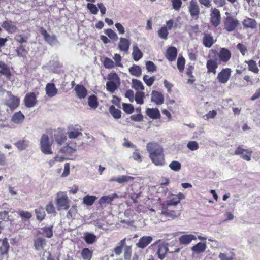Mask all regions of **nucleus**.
Here are the masks:
<instances>
[{"label":"nucleus","instance_id":"obj_1","mask_svg":"<svg viewBox=\"0 0 260 260\" xmlns=\"http://www.w3.org/2000/svg\"><path fill=\"white\" fill-rule=\"evenodd\" d=\"M231 57L232 53L228 48H221L219 52L216 49H210L206 62L207 72L215 74L218 65L221 62H228Z\"/></svg>","mask_w":260,"mask_h":260},{"label":"nucleus","instance_id":"obj_2","mask_svg":"<svg viewBox=\"0 0 260 260\" xmlns=\"http://www.w3.org/2000/svg\"><path fill=\"white\" fill-rule=\"evenodd\" d=\"M147 150L152 162L156 166L165 164V154L162 147L156 142H150L147 145Z\"/></svg>","mask_w":260,"mask_h":260},{"label":"nucleus","instance_id":"obj_3","mask_svg":"<svg viewBox=\"0 0 260 260\" xmlns=\"http://www.w3.org/2000/svg\"><path fill=\"white\" fill-rule=\"evenodd\" d=\"M108 81L106 83L107 90L113 93L120 85V79L115 72H112L108 75Z\"/></svg>","mask_w":260,"mask_h":260},{"label":"nucleus","instance_id":"obj_4","mask_svg":"<svg viewBox=\"0 0 260 260\" xmlns=\"http://www.w3.org/2000/svg\"><path fill=\"white\" fill-rule=\"evenodd\" d=\"M70 200L65 192H60L57 194L56 205L58 211L67 210L70 207Z\"/></svg>","mask_w":260,"mask_h":260},{"label":"nucleus","instance_id":"obj_5","mask_svg":"<svg viewBox=\"0 0 260 260\" xmlns=\"http://www.w3.org/2000/svg\"><path fill=\"white\" fill-rule=\"evenodd\" d=\"M6 93L8 98L4 101V104L9 107L11 111H13L19 106L20 99L13 95L11 91H7Z\"/></svg>","mask_w":260,"mask_h":260},{"label":"nucleus","instance_id":"obj_6","mask_svg":"<svg viewBox=\"0 0 260 260\" xmlns=\"http://www.w3.org/2000/svg\"><path fill=\"white\" fill-rule=\"evenodd\" d=\"M149 248L153 249H156V254L160 260L165 258L169 250L168 245L165 242L158 243V242H156L151 244Z\"/></svg>","mask_w":260,"mask_h":260},{"label":"nucleus","instance_id":"obj_7","mask_svg":"<svg viewBox=\"0 0 260 260\" xmlns=\"http://www.w3.org/2000/svg\"><path fill=\"white\" fill-rule=\"evenodd\" d=\"M223 29L227 32L234 31L239 25V21L236 18L232 16H228L224 18Z\"/></svg>","mask_w":260,"mask_h":260},{"label":"nucleus","instance_id":"obj_8","mask_svg":"<svg viewBox=\"0 0 260 260\" xmlns=\"http://www.w3.org/2000/svg\"><path fill=\"white\" fill-rule=\"evenodd\" d=\"M52 144L53 141L50 140L47 135H42L40 140V149L44 154H52L53 153L51 149Z\"/></svg>","mask_w":260,"mask_h":260},{"label":"nucleus","instance_id":"obj_9","mask_svg":"<svg viewBox=\"0 0 260 260\" xmlns=\"http://www.w3.org/2000/svg\"><path fill=\"white\" fill-rule=\"evenodd\" d=\"M188 12L192 19L197 20L199 19L200 9L196 0H191L188 7Z\"/></svg>","mask_w":260,"mask_h":260},{"label":"nucleus","instance_id":"obj_10","mask_svg":"<svg viewBox=\"0 0 260 260\" xmlns=\"http://www.w3.org/2000/svg\"><path fill=\"white\" fill-rule=\"evenodd\" d=\"M252 151L250 149H245L241 146H238L234 152V155H240L243 159L249 161L251 160Z\"/></svg>","mask_w":260,"mask_h":260},{"label":"nucleus","instance_id":"obj_11","mask_svg":"<svg viewBox=\"0 0 260 260\" xmlns=\"http://www.w3.org/2000/svg\"><path fill=\"white\" fill-rule=\"evenodd\" d=\"M210 22L212 26L217 27L221 21V14L220 11L217 8H212L210 14Z\"/></svg>","mask_w":260,"mask_h":260},{"label":"nucleus","instance_id":"obj_12","mask_svg":"<svg viewBox=\"0 0 260 260\" xmlns=\"http://www.w3.org/2000/svg\"><path fill=\"white\" fill-rule=\"evenodd\" d=\"M231 72L230 68L223 69L217 75V78L218 81L221 83H226L230 79Z\"/></svg>","mask_w":260,"mask_h":260},{"label":"nucleus","instance_id":"obj_13","mask_svg":"<svg viewBox=\"0 0 260 260\" xmlns=\"http://www.w3.org/2000/svg\"><path fill=\"white\" fill-rule=\"evenodd\" d=\"M37 102L36 95L34 92H29L27 93L24 99V103L27 108L34 107L37 104Z\"/></svg>","mask_w":260,"mask_h":260},{"label":"nucleus","instance_id":"obj_14","mask_svg":"<svg viewBox=\"0 0 260 260\" xmlns=\"http://www.w3.org/2000/svg\"><path fill=\"white\" fill-rule=\"evenodd\" d=\"M184 198L185 196L181 192H179L178 194H171L169 199L166 201V205L167 207L175 206L180 202L181 200Z\"/></svg>","mask_w":260,"mask_h":260},{"label":"nucleus","instance_id":"obj_15","mask_svg":"<svg viewBox=\"0 0 260 260\" xmlns=\"http://www.w3.org/2000/svg\"><path fill=\"white\" fill-rule=\"evenodd\" d=\"M0 75L4 76L8 80H10L12 76L9 66L3 61H0Z\"/></svg>","mask_w":260,"mask_h":260},{"label":"nucleus","instance_id":"obj_16","mask_svg":"<svg viewBox=\"0 0 260 260\" xmlns=\"http://www.w3.org/2000/svg\"><path fill=\"white\" fill-rule=\"evenodd\" d=\"M46 245V241L42 237H38L34 239L35 249L38 251H42Z\"/></svg>","mask_w":260,"mask_h":260},{"label":"nucleus","instance_id":"obj_17","mask_svg":"<svg viewBox=\"0 0 260 260\" xmlns=\"http://www.w3.org/2000/svg\"><path fill=\"white\" fill-rule=\"evenodd\" d=\"M2 27L4 28L9 34H13L17 30V27L11 20H6L3 22Z\"/></svg>","mask_w":260,"mask_h":260},{"label":"nucleus","instance_id":"obj_18","mask_svg":"<svg viewBox=\"0 0 260 260\" xmlns=\"http://www.w3.org/2000/svg\"><path fill=\"white\" fill-rule=\"evenodd\" d=\"M151 101L156 105H161L164 102V96L163 94L155 90H153L151 93Z\"/></svg>","mask_w":260,"mask_h":260},{"label":"nucleus","instance_id":"obj_19","mask_svg":"<svg viewBox=\"0 0 260 260\" xmlns=\"http://www.w3.org/2000/svg\"><path fill=\"white\" fill-rule=\"evenodd\" d=\"M197 237L193 234H185L181 236L179 238V243L182 245H187L189 244L192 240H196Z\"/></svg>","mask_w":260,"mask_h":260},{"label":"nucleus","instance_id":"obj_20","mask_svg":"<svg viewBox=\"0 0 260 260\" xmlns=\"http://www.w3.org/2000/svg\"><path fill=\"white\" fill-rule=\"evenodd\" d=\"M146 114L152 119H158L161 117L160 111L156 108H147L146 109Z\"/></svg>","mask_w":260,"mask_h":260},{"label":"nucleus","instance_id":"obj_21","mask_svg":"<svg viewBox=\"0 0 260 260\" xmlns=\"http://www.w3.org/2000/svg\"><path fill=\"white\" fill-rule=\"evenodd\" d=\"M153 239L151 236H143L136 244L138 247L140 248H144L146 247L152 241Z\"/></svg>","mask_w":260,"mask_h":260},{"label":"nucleus","instance_id":"obj_22","mask_svg":"<svg viewBox=\"0 0 260 260\" xmlns=\"http://www.w3.org/2000/svg\"><path fill=\"white\" fill-rule=\"evenodd\" d=\"M46 94L49 97H53L57 94L58 90L55 84L52 83H47L45 88Z\"/></svg>","mask_w":260,"mask_h":260},{"label":"nucleus","instance_id":"obj_23","mask_svg":"<svg viewBox=\"0 0 260 260\" xmlns=\"http://www.w3.org/2000/svg\"><path fill=\"white\" fill-rule=\"evenodd\" d=\"M177 55V50L175 47H169L166 51V56L168 60L170 61L176 59Z\"/></svg>","mask_w":260,"mask_h":260},{"label":"nucleus","instance_id":"obj_24","mask_svg":"<svg viewBox=\"0 0 260 260\" xmlns=\"http://www.w3.org/2000/svg\"><path fill=\"white\" fill-rule=\"evenodd\" d=\"M130 45L131 42L128 39L122 37L120 38V41L118 43V47L121 51L127 52Z\"/></svg>","mask_w":260,"mask_h":260},{"label":"nucleus","instance_id":"obj_25","mask_svg":"<svg viewBox=\"0 0 260 260\" xmlns=\"http://www.w3.org/2000/svg\"><path fill=\"white\" fill-rule=\"evenodd\" d=\"M74 90L77 96L80 99H84L87 95V90L83 85L77 84Z\"/></svg>","mask_w":260,"mask_h":260},{"label":"nucleus","instance_id":"obj_26","mask_svg":"<svg viewBox=\"0 0 260 260\" xmlns=\"http://www.w3.org/2000/svg\"><path fill=\"white\" fill-rule=\"evenodd\" d=\"M40 32L41 34L43 36L45 41L48 43L52 44L55 42L56 40L55 36H50L44 28L41 27L40 29Z\"/></svg>","mask_w":260,"mask_h":260},{"label":"nucleus","instance_id":"obj_27","mask_svg":"<svg viewBox=\"0 0 260 260\" xmlns=\"http://www.w3.org/2000/svg\"><path fill=\"white\" fill-rule=\"evenodd\" d=\"M0 254L2 255H7L10 248V245L7 238L3 239H0Z\"/></svg>","mask_w":260,"mask_h":260},{"label":"nucleus","instance_id":"obj_28","mask_svg":"<svg viewBox=\"0 0 260 260\" xmlns=\"http://www.w3.org/2000/svg\"><path fill=\"white\" fill-rule=\"evenodd\" d=\"M207 248L206 241L204 243L199 242L191 248V250L196 254H200L205 252Z\"/></svg>","mask_w":260,"mask_h":260},{"label":"nucleus","instance_id":"obj_29","mask_svg":"<svg viewBox=\"0 0 260 260\" xmlns=\"http://www.w3.org/2000/svg\"><path fill=\"white\" fill-rule=\"evenodd\" d=\"M242 24L245 28L255 29L257 27V23L254 19L247 17L242 21Z\"/></svg>","mask_w":260,"mask_h":260},{"label":"nucleus","instance_id":"obj_30","mask_svg":"<svg viewBox=\"0 0 260 260\" xmlns=\"http://www.w3.org/2000/svg\"><path fill=\"white\" fill-rule=\"evenodd\" d=\"M214 43L213 37L211 34H204L203 37V44L205 47L210 48Z\"/></svg>","mask_w":260,"mask_h":260},{"label":"nucleus","instance_id":"obj_31","mask_svg":"<svg viewBox=\"0 0 260 260\" xmlns=\"http://www.w3.org/2000/svg\"><path fill=\"white\" fill-rule=\"evenodd\" d=\"M161 214L164 215L167 218H168L169 219H174L180 216V214L179 212L169 210L168 208H164L162 210Z\"/></svg>","mask_w":260,"mask_h":260},{"label":"nucleus","instance_id":"obj_32","mask_svg":"<svg viewBox=\"0 0 260 260\" xmlns=\"http://www.w3.org/2000/svg\"><path fill=\"white\" fill-rule=\"evenodd\" d=\"M25 119L23 114L20 111L15 112L11 117V121L16 124L22 123Z\"/></svg>","mask_w":260,"mask_h":260},{"label":"nucleus","instance_id":"obj_33","mask_svg":"<svg viewBox=\"0 0 260 260\" xmlns=\"http://www.w3.org/2000/svg\"><path fill=\"white\" fill-rule=\"evenodd\" d=\"M245 63L248 65V69L249 71L255 73H258L259 70L257 66L256 61L253 59L245 60Z\"/></svg>","mask_w":260,"mask_h":260},{"label":"nucleus","instance_id":"obj_34","mask_svg":"<svg viewBox=\"0 0 260 260\" xmlns=\"http://www.w3.org/2000/svg\"><path fill=\"white\" fill-rule=\"evenodd\" d=\"M134 179V177L129 176H126V175H123L119 177H114L110 179V181H115L119 183H123L124 182H127L130 181H132Z\"/></svg>","mask_w":260,"mask_h":260},{"label":"nucleus","instance_id":"obj_35","mask_svg":"<svg viewBox=\"0 0 260 260\" xmlns=\"http://www.w3.org/2000/svg\"><path fill=\"white\" fill-rule=\"evenodd\" d=\"M133 51L132 56L135 61L139 60L143 56V53L137 45H134L133 47Z\"/></svg>","mask_w":260,"mask_h":260},{"label":"nucleus","instance_id":"obj_36","mask_svg":"<svg viewBox=\"0 0 260 260\" xmlns=\"http://www.w3.org/2000/svg\"><path fill=\"white\" fill-rule=\"evenodd\" d=\"M14 145L19 150L22 151L27 148L29 141L25 139H21L15 143Z\"/></svg>","mask_w":260,"mask_h":260},{"label":"nucleus","instance_id":"obj_37","mask_svg":"<svg viewBox=\"0 0 260 260\" xmlns=\"http://www.w3.org/2000/svg\"><path fill=\"white\" fill-rule=\"evenodd\" d=\"M88 104L91 108L95 109L99 105L97 96L94 94L90 95L88 98Z\"/></svg>","mask_w":260,"mask_h":260},{"label":"nucleus","instance_id":"obj_38","mask_svg":"<svg viewBox=\"0 0 260 260\" xmlns=\"http://www.w3.org/2000/svg\"><path fill=\"white\" fill-rule=\"evenodd\" d=\"M35 212L36 215L37 219L40 222L43 220L46 216V213L44 211V208L40 206L35 210Z\"/></svg>","mask_w":260,"mask_h":260},{"label":"nucleus","instance_id":"obj_39","mask_svg":"<svg viewBox=\"0 0 260 260\" xmlns=\"http://www.w3.org/2000/svg\"><path fill=\"white\" fill-rule=\"evenodd\" d=\"M93 255V251L88 248H84L81 253L83 260H91Z\"/></svg>","mask_w":260,"mask_h":260},{"label":"nucleus","instance_id":"obj_40","mask_svg":"<svg viewBox=\"0 0 260 260\" xmlns=\"http://www.w3.org/2000/svg\"><path fill=\"white\" fill-rule=\"evenodd\" d=\"M16 55L18 57H25L28 53L25 46L22 44L20 45L15 50Z\"/></svg>","mask_w":260,"mask_h":260},{"label":"nucleus","instance_id":"obj_41","mask_svg":"<svg viewBox=\"0 0 260 260\" xmlns=\"http://www.w3.org/2000/svg\"><path fill=\"white\" fill-rule=\"evenodd\" d=\"M109 112L115 119H118L121 118V111L119 109L116 108L113 105L110 106Z\"/></svg>","mask_w":260,"mask_h":260},{"label":"nucleus","instance_id":"obj_42","mask_svg":"<svg viewBox=\"0 0 260 260\" xmlns=\"http://www.w3.org/2000/svg\"><path fill=\"white\" fill-rule=\"evenodd\" d=\"M81 131V129L78 128H71V130L68 132V137L70 139H75L79 136H81L82 134Z\"/></svg>","mask_w":260,"mask_h":260},{"label":"nucleus","instance_id":"obj_43","mask_svg":"<svg viewBox=\"0 0 260 260\" xmlns=\"http://www.w3.org/2000/svg\"><path fill=\"white\" fill-rule=\"evenodd\" d=\"M53 225L50 226H45L41 228L42 234L48 238H51L53 235Z\"/></svg>","mask_w":260,"mask_h":260},{"label":"nucleus","instance_id":"obj_44","mask_svg":"<svg viewBox=\"0 0 260 260\" xmlns=\"http://www.w3.org/2000/svg\"><path fill=\"white\" fill-rule=\"evenodd\" d=\"M132 88L136 90H143L144 86L142 82L138 79H133L132 80Z\"/></svg>","mask_w":260,"mask_h":260},{"label":"nucleus","instance_id":"obj_45","mask_svg":"<svg viewBox=\"0 0 260 260\" xmlns=\"http://www.w3.org/2000/svg\"><path fill=\"white\" fill-rule=\"evenodd\" d=\"M84 239L87 244H92L96 241V237L92 233H86L85 234Z\"/></svg>","mask_w":260,"mask_h":260},{"label":"nucleus","instance_id":"obj_46","mask_svg":"<svg viewBox=\"0 0 260 260\" xmlns=\"http://www.w3.org/2000/svg\"><path fill=\"white\" fill-rule=\"evenodd\" d=\"M54 138L56 142L59 145H62L67 140L66 136L60 132H58L54 135Z\"/></svg>","mask_w":260,"mask_h":260},{"label":"nucleus","instance_id":"obj_47","mask_svg":"<svg viewBox=\"0 0 260 260\" xmlns=\"http://www.w3.org/2000/svg\"><path fill=\"white\" fill-rule=\"evenodd\" d=\"M129 72L131 75L136 77H139L141 75L142 70L140 66L133 65V67L129 68Z\"/></svg>","mask_w":260,"mask_h":260},{"label":"nucleus","instance_id":"obj_48","mask_svg":"<svg viewBox=\"0 0 260 260\" xmlns=\"http://www.w3.org/2000/svg\"><path fill=\"white\" fill-rule=\"evenodd\" d=\"M97 197L95 196L86 195L83 198V202L86 205L91 206L94 203Z\"/></svg>","mask_w":260,"mask_h":260},{"label":"nucleus","instance_id":"obj_49","mask_svg":"<svg viewBox=\"0 0 260 260\" xmlns=\"http://www.w3.org/2000/svg\"><path fill=\"white\" fill-rule=\"evenodd\" d=\"M145 93L143 92L137 91L134 99L138 104L142 105L144 103Z\"/></svg>","mask_w":260,"mask_h":260},{"label":"nucleus","instance_id":"obj_50","mask_svg":"<svg viewBox=\"0 0 260 260\" xmlns=\"http://www.w3.org/2000/svg\"><path fill=\"white\" fill-rule=\"evenodd\" d=\"M126 239L121 240L118 245L114 248V252L116 255H120L122 251L123 248L125 244Z\"/></svg>","mask_w":260,"mask_h":260},{"label":"nucleus","instance_id":"obj_51","mask_svg":"<svg viewBox=\"0 0 260 260\" xmlns=\"http://www.w3.org/2000/svg\"><path fill=\"white\" fill-rule=\"evenodd\" d=\"M76 151V149L72 148L68 144L60 150V152L66 154H71L74 153Z\"/></svg>","mask_w":260,"mask_h":260},{"label":"nucleus","instance_id":"obj_52","mask_svg":"<svg viewBox=\"0 0 260 260\" xmlns=\"http://www.w3.org/2000/svg\"><path fill=\"white\" fill-rule=\"evenodd\" d=\"M168 30L167 27L163 26L161 27L157 31L158 36L163 39L166 40L169 35Z\"/></svg>","mask_w":260,"mask_h":260},{"label":"nucleus","instance_id":"obj_53","mask_svg":"<svg viewBox=\"0 0 260 260\" xmlns=\"http://www.w3.org/2000/svg\"><path fill=\"white\" fill-rule=\"evenodd\" d=\"M114 198V197L112 196H104L99 199V203L100 204H111Z\"/></svg>","mask_w":260,"mask_h":260},{"label":"nucleus","instance_id":"obj_54","mask_svg":"<svg viewBox=\"0 0 260 260\" xmlns=\"http://www.w3.org/2000/svg\"><path fill=\"white\" fill-rule=\"evenodd\" d=\"M104 32L112 40L116 41L118 39V36L116 33L112 29L108 28L104 30Z\"/></svg>","mask_w":260,"mask_h":260},{"label":"nucleus","instance_id":"obj_55","mask_svg":"<svg viewBox=\"0 0 260 260\" xmlns=\"http://www.w3.org/2000/svg\"><path fill=\"white\" fill-rule=\"evenodd\" d=\"M185 60L183 56L178 57L177 59V66L180 72H182L184 69Z\"/></svg>","mask_w":260,"mask_h":260},{"label":"nucleus","instance_id":"obj_56","mask_svg":"<svg viewBox=\"0 0 260 260\" xmlns=\"http://www.w3.org/2000/svg\"><path fill=\"white\" fill-rule=\"evenodd\" d=\"M17 212V214L22 218H23V219H29L32 217L31 213L27 211L19 210Z\"/></svg>","mask_w":260,"mask_h":260},{"label":"nucleus","instance_id":"obj_57","mask_svg":"<svg viewBox=\"0 0 260 260\" xmlns=\"http://www.w3.org/2000/svg\"><path fill=\"white\" fill-rule=\"evenodd\" d=\"M104 66L106 69H112L115 67L114 61L108 57H106L103 62Z\"/></svg>","mask_w":260,"mask_h":260},{"label":"nucleus","instance_id":"obj_58","mask_svg":"<svg viewBox=\"0 0 260 260\" xmlns=\"http://www.w3.org/2000/svg\"><path fill=\"white\" fill-rule=\"evenodd\" d=\"M143 80L147 86H151L155 80V78L154 76L149 77L148 75H145L143 77Z\"/></svg>","mask_w":260,"mask_h":260},{"label":"nucleus","instance_id":"obj_59","mask_svg":"<svg viewBox=\"0 0 260 260\" xmlns=\"http://www.w3.org/2000/svg\"><path fill=\"white\" fill-rule=\"evenodd\" d=\"M77 206L76 205H73L71 208L69 210L67 214V217L68 219L72 218L74 216L76 215L77 212Z\"/></svg>","mask_w":260,"mask_h":260},{"label":"nucleus","instance_id":"obj_60","mask_svg":"<svg viewBox=\"0 0 260 260\" xmlns=\"http://www.w3.org/2000/svg\"><path fill=\"white\" fill-rule=\"evenodd\" d=\"M122 107L124 111L128 114H132L134 111V106L131 104L123 103Z\"/></svg>","mask_w":260,"mask_h":260},{"label":"nucleus","instance_id":"obj_61","mask_svg":"<svg viewBox=\"0 0 260 260\" xmlns=\"http://www.w3.org/2000/svg\"><path fill=\"white\" fill-rule=\"evenodd\" d=\"M181 167V164L178 161L174 160L169 164V167L174 171H179Z\"/></svg>","mask_w":260,"mask_h":260},{"label":"nucleus","instance_id":"obj_62","mask_svg":"<svg viewBox=\"0 0 260 260\" xmlns=\"http://www.w3.org/2000/svg\"><path fill=\"white\" fill-rule=\"evenodd\" d=\"M132 249L131 246H127L124 248V257L125 260H131Z\"/></svg>","mask_w":260,"mask_h":260},{"label":"nucleus","instance_id":"obj_63","mask_svg":"<svg viewBox=\"0 0 260 260\" xmlns=\"http://www.w3.org/2000/svg\"><path fill=\"white\" fill-rule=\"evenodd\" d=\"M234 256L235 253L233 252H230L229 255L223 253H220L219 255V257L221 260H233Z\"/></svg>","mask_w":260,"mask_h":260},{"label":"nucleus","instance_id":"obj_64","mask_svg":"<svg viewBox=\"0 0 260 260\" xmlns=\"http://www.w3.org/2000/svg\"><path fill=\"white\" fill-rule=\"evenodd\" d=\"M45 209L48 214H55L56 211L53 203L50 201L46 206Z\"/></svg>","mask_w":260,"mask_h":260}]
</instances>
